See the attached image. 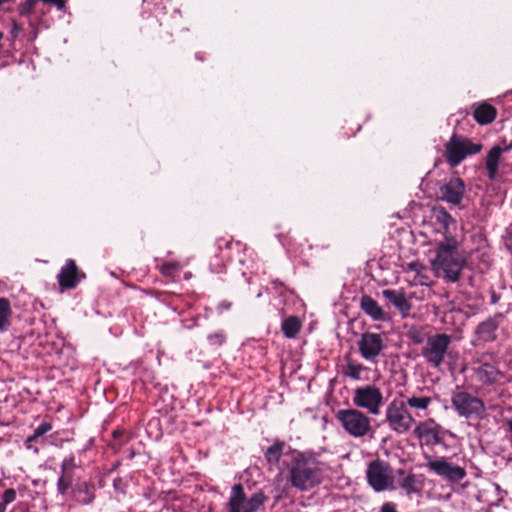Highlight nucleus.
I'll use <instances>...</instances> for the list:
<instances>
[{"mask_svg":"<svg viewBox=\"0 0 512 512\" xmlns=\"http://www.w3.org/2000/svg\"><path fill=\"white\" fill-rule=\"evenodd\" d=\"M12 309L10 301L7 298H0V333L8 330L11 325Z\"/></svg>","mask_w":512,"mask_h":512,"instance_id":"29","label":"nucleus"},{"mask_svg":"<svg viewBox=\"0 0 512 512\" xmlns=\"http://www.w3.org/2000/svg\"><path fill=\"white\" fill-rule=\"evenodd\" d=\"M397 473H398L399 475H404V474H405V472H404L402 469H399V470L397 471Z\"/></svg>","mask_w":512,"mask_h":512,"instance_id":"46","label":"nucleus"},{"mask_svg":"<svg viewBox=\"0 0 512 512\" xmlns=\"http://www.w3.org/2000/svg\"><path fill=\"white\" fill-rule=\"evenodd\" d=\"M16 496H17V494H16L15 489L9 488V489L5 490V492L3 493L2 502H4V504L8 505L16 500Z\"/></svg>","mask_w":512,"mask_h":512,"instance_id":"35","label":"nucleus"},{"mask_svg":"<svg viewBox=\"0 0 512 512\" xmlns=\"http://www.w3.org/2000/svg\"><path fill=\"white\" fill-rule=\"evenodd\" d=\"M440 199L454 206L461 204L465 194V183L460 177H452L439 188Z\"/></svg>","mask_w":512,"mask_h":512,"instance_id":"16","label":"nucleus"},{"mask_svg":"<svg viewBox=\"0 0 512 512\" xmlns=\"http://www.w3.org/2000/svg\"><path fill=\"white\" fill-rule=\"evenodd\" d=\"M367 484L374 492L380 493L395 489L393 468L379 458L370 461L365 471Z\"/></svg>","mask_w":512,"mask_h":512,"instance_id":"4","label":"nucleus"},{"mask_svg":"<svg viewBox=\"0 0 512 512\" xmlns=\"http://www.w3.org/2000/svg\"><path fill=\"white\" fill-rule=\"evenodd\" d=\"M207 340L212 346H221L226 341V335L223 331H218L212 334H209Z\"/></svg>","mask_w":512,"mask_h":512,"instance_id":"34","label":"nucleus"},{"mask_svg":"<svg viewBox=\"0 0 512 512\" xmlns=\"http://www.w3.org/2000/svg\"><path fill=\"white\" fill-rule=\"evenodd\" d=\"M265 500V494L258 491L245 501L243 486L236 484L231 489L228 512H257L263 506Z\"/></svg>","mask_w":512,"mask_h":512,"instance_id":"10","label":"nucleus"},{"mask_svg":"<svg viewBox=\"0 0 512 512\" xmlns=\"http://www.w3.org/2000/svg\"><path fill=\"white\" fill-rule=\"evenodd\" d=\"M85 278L86 274L78 269L73 259H67L57 275V281L62 291L74 289Z\"/></svg>","mask_w":512,"mask_h":512,"instance_id":"15","label":"nucleus"},{"mask_svg":"<svg viewBox=\"0 0 512 512\" xmlns=\"http://www.w3.org/2000/svg\"><path fill=\"white\" fill-rule=\"evenodd\" d=\"M425 458L428 459L426 467L447 481L457 483L463 480L467 475L465 468L453 465L443 457L432 459L430 456L425 455Z\"/></svg>","mask_w":512,"mask_h":512,"instance_id":"11","label":"nucleus"},{"mask_svg":"<svg viewBox=\"0 0 512 512\" xmlns=\"http://www.w3.org/2000/svg\"><path fill=\"white\" fill-rule=\"evenodd\" d=\"M385 422L391 431L403 435L411 430L415 424V419L408 411L403 400L394 399L386 407Z\"/></svg>","mask_w":512,"mask_h":512,"instance_id":"7","label":"nucleus"},{"mask_svg":"<svg viewBox=\"0 0 512 512\" xmlns=\"http://www.w3.org/2000/svg\"><path fill=\"white\" fill-rule=\"evenodd\" d=\"M8 1H9V0H0V5H2V4H4V3H6V2H8Z\"/></svg>","mask_w":512,"mask_h":512,"instance_id":"47","label":"nucleus"},{"mask_svg":"<svg viewBox=\"0 0 512 512\" xmlns=\"http://www.w3.org/2000/svg\"><path fill=\"white\" fill-rule=\"evenodd\" d=\"M361 357L375 363L384 349V338L379 333L365 332L357 341Z\"/></svg>","mask_w":512,"mask_h":512,"instance_id":"13","label":"nucleus"},{"mask_svg":"<svg viewBox=\"0 0 512 512\" xmlns=\"http://www.w3.org/2000/svg\"><path fill=\"white\" fill-rule=\"evenodd\" d=\"M508 431L512 434V418H508L505 420Z\"/></svg>","mask_w":512,"mask_h":512,"instance_id":"42","label":"nucleus"},{"mask_svg":"<svg viewBox=\"0 0 512 512\" xmlns=\"http://www.w3.org/2000/svg\"><path fill=\"white\" fill-rule=\"evenodd\" d=\"M158 269L163 276L171 277L179 269V264L176 262H163Z\"/></svg>","mask_w":512,"mask_h":512,"instance_id":"33","label":"nucleus"},{"mask_svg":"<svg viewBox=\"0 0 512 512\" xmlns=\"http://www.w3.org/2000/svg\"><path fill=\"white\" fill-rule=\"evenodd\" d=\"M361 310L374 321L386 320V314L378 305L377 301L369 295H363L360 298Z\"/></svg>","mask_w":512,"mask_h":512,"instance_id":"21","label":"nucleus"},{"mask_svg":"<svg viewBox=\"0 0 512 512\" xmlns=\"http://www.w3.org/2000/svg\"><path fill=\"white\" fill-rule=\"evenodd\" d=\"M482 150V144L474 143L469 138L454 133L445 144V159L451 167L458 166L467 156Z\"/></svg>","mask_w":512,"mask_h":512,"instance_id":"6","label":"nucleus"},{"mask_svg":"<svg viewBox=\"0 0 512 512\" xmlns=\"http://www.w3.org/2000/svg\"><path fill=\"white\" fill-rule=\"evenodd\" d=\"M302 328L300 319L296 316H289L281 325L284 336L288 339L295 338Z\"/></svg>","mask_w":512,"mask_h":512,"instance_id":"27","label":"nucleus"},{"mask_svg":"<svg viewBox=\"0 0 512 512\" xmlns=\"http://www.w3.org/2000/svg\"><path fill=\"white\" fill-rule=\"evenodd\" d=\"M38 444H41V442H34L32 443V447L27 449L32 450L35 454H38L40 450Z\"/></svg>","mask_w":512,"mask_h":512,"instance_id":"40","label":"nucleus"},{"mask_svg":"<svg viewBox=\"0 0 512 512\" xmlns=\"http://www.w3.org/2000/svg\"><path fill=\"white\" fill-rule=\"evenodd\" d=\"M510 150H512V142L508 146L505 147V151H510Z\"/></svg>","mask_w":512,"mask_h":512,"instance_id":"45","label":"nucleus"},{"mask_svg":"<svg viewBox=\"0 0 512 512\" xmlns=\"http://www.w3.org/2000/svg\"><path fill=\"white\" fill-rule=\"evenodd\" d=\"M399 486L408 495L418 493L420 491V488L417 486L416 476L412 473L407 474L400 479Z\"/></svg>","mask_w":512,"mask_h":512,"instance_id":"32","label":"nucleus"},{"mask_svg":"<svg viewBox=\"0 0 512 512\" xmlns=\"http://www.w3.org/2000/svg\"><path fill=\"white\" fill-rule=\"evenodd\" d=\"M478 366L474 368L477 380L483 385L502 384L505 380V374L494 364L478 361Z\"/></svg>","mask_w":512,"mask_h":512,"instance_id":"18","label":"nucleus"},{"mask_svg":"<svg viewBox=\"0 0 512 512\" xmlns=\"http://www.w3.org/2000/svg\"><path fill=\"white\" fill-rule=\"evenodd\" d=\"M432 212L435 224L444 236L443 240H447L449 236H455L454 232L457 229L456 220L443 207H434Z\"/></svg>","mask_w":512,"mask_h":512,"instance_id":"19","label":"nucleus"},{"mask_svg":"<svg viewBox=\"0 0 512 512\" xmlns=\"http://www.w3.org/2000/svg\"><path fill=\"white\" fill-rule=\"evenodd\" d=\"M72 492L76 500L83 505H89L95 499V485L91 482H77L74 487L72 486Z\"/></svg>","mask_w":512,"mask_h":512,"instance_id":"22","label":"nucleus"},{"mask_svg":"<svg viewBox=\"0 0 512 512\" xmlns=\"http://www.w3.org/2000/svg\"><path fill=\"white\" fill-rule=\"evenodd\" d=\"M322 478L321 463L315 456L303 452L293 455L288 478L292 487L306 492L318 486L322 482Z\"/></svg>","mask_w":512,"mask_h":512,"instance_id":"1","label":"nucleus"},{"mask_svg":"<svg viewBox=\"0 0 512 512\" xmlns=\"http://www.w3.org/2000/svg\"><path fill=\"white\" fill-rule=\"evenodd\" d=\"M81 468L74 454L65 457L61 463V474L57 480V492L66 495L72 489L76 470Z\"/></svg>","mask_w":512,"mask_h":512,"instance_id":"14","label":"nucleus"},{"mask_svg":"<svg viewBox=\"0 0 512 512\" xmlns=\"http://www.w3.org/2000/svg\"><path fill=\"white\" fill-rule=\"evenodd\" d=\"M451 404L460 417L482 419L486 407L482 399L466 392H455L451 397Z\"/></svg>","mask_w":512,"mask_h":512,"instance_id":"8","label":"nucleus"},{"mask_svg":"<svg viewBox=\"0 0 512 512\" xmlns=\"http://www.w3.org/2000/svg\"><path fill=\"white\" fill-rule=\"evenodd\" d=\"M51 430H52L51 423L42 422L39 426H37L34 429L33 434L26 438L25 443H24L25 447L31 448L32 443H34V442H41V444L43 445L44 444L43 435Z\"/></svg>","mask_w":512,"mask_h":512,"instance_id":"30","label":"nucleus"},{"mask_svg":"<svg viewBox=\"0 0 512 512\" xmlns=\"http://www.w3.org/2000/svg\"><path fill=\"white\" fill-rule=\"evenodd\" d=\"M335 418L343 430L353 438H364L372 433L371 419L357 408L340 409Z\"/></svg>","mask_w":512,"mask_h":512,"instance_id":"3","label":"nucleus"},{"mask_svg":"<svg viewBox=\"0 0 512 512\" xmlns=\"http://www.w3.org/2000/svg\"><path fill=\"white\" fill-rule=\"evenodd\" d=\"M433 400L429 396L421 395V394H412L406 397L404 403L406 407H410L415 410L426 411L429 406L432 404Z\"/></svg>","mask_w":512,"mask_h":512,"instance_id":"28","label":"nucleus"},{"mask_svg":"<svg viewBox=\"0 0 512 512\" xmlns=\"http://www.w3.org/2000/svg\"><path fill=\"white\" fill-rule=\"evenodd\" d=\"M367 370L368 368L363 364L355 363L352 360H347L346 365L342 368V375L354 381H359L363 379L362 374Z\"/></svg>","mask_w":512,"mask_h":512,"instance_id":"26","label":"nucleus"},{"mask_svg":"<svg viewBox=\"0 0 512 512\" xmlns=\"http://www.w3.org/2000/svg\"><path fill=\"white\" fill-rule=\"evenodd\" d=\"M503 152H506L505 148L502 149L500 146H494L487 153L485 166L490 180H495L498 175L499 163Z\"/></svg>","mask_w":512,"mask_h":512,"instance_id":"24","label":"nucleus"},{"mask_svg":"<svg viewBox=\"0 0 512 512\" xmlns=\"http://www.w3.org/2000/svg\"><path fill=\"white\" fill-rule=\"evenodd\" d=\"M497 116V110L488 103H479L473 105V117L480 125L492 123Z\"/></svg>","mask_w":512,"mask_h":512,"instance_id":"23","label":"nucleus"},{"mask_svg":"<svg viewBox=\"0 0 512 512\" xmlns=\"http://www.w3.org/2000/svg\"><path fill=\"white\" fill-rule=\"evenodd\" d=\"M380 512H398V511L396 510L395 504H393L391 502H386L382 505Z\"/></svg>","mask_w":512,"mask_h":512,"instance_id":"37","label":"nucleus"},{"mask_svg":"<svg viewBox=\"0 0 512 512\" xmlns=\"http://www.w3.org/2000/svg\"><path fill=\"white\" fill-rule=\"evenodd\" d=\"M22 31V25L19 24L17 21H12V28H11V34L13 38H16L19 33Z\"/></svg>","mask_w":512,"mask_h":512,"instance_id":"36","label":"nucleus"},{"mask_svg":"<svg viewBox=\"0 0 512 512\" xmlns=\"http://www.w3.org/2000/svg\"><path fill=\"white\" fill-rule=\"evenodd\" d=\"M284 448V441L275 440L274 443L266 449L264 457L271 467H277L279 465L283 455Z\"/></svg>","mask_w":512,"mask_h":512,"instance_id":"25","label":"nucleus"},{"mask_svg":"<svg viewBox=\"0 0 512 512\" xmlns=\"http://www.w3.org/2000/svg\"><path fill=\"white\" fill-rule=\"evenodd\" d=\"M6 506L7 504H4V502H0V512H5L6 511Z\"/></svg>","mask_w":512,"mask_h":512,"instance_id":"43","label":"nucleus"},{"mask_svg":"<svg viewBox=\"0 0 512 512\" xmlns=\"http://www.w3.org/2000/svg\"><path fill=\"white\" fill-rule=\"evenodd\" d=\"M271 284L273 285V288L276 290V291H280L281 288H284V284L279 280V279H274L271 281Z\"/></svg>","mask_w":512,"mask_h":512,"instance_id":"39","label":"nucleus"},{"mask_svg":"<svg viewBox=\"0 0 512 512\" xmlns=\"http://www.w3.org/2000/svg\"><path fill=\"white\" fill-rule=\"evenodd\" d=\"M504 320L502 313H495L493 316L488 317L480 322L475 329V337L477 341L488 343L497 339V330Z\"/></svg>","mask_w":512,"mask_h":512,"instance_id":"17","label":"nucleus"},{"mask_svg":"<svg viewBox=\"0 0 512 512\" xmlns=\"http://www.w3.org/2000/svg\"><path fill=\"white\" fill-rule=\"evenodd\" d=\"M499 300V296L493 291L491 295V303L496 304Z\"/></svg>","mask_w":512,"mask_h":512,"instance_id":"41","label":"nucleus"},{"mask_svg":"<svg viewBox=\"0 0 512 512\" xmlns=\"http://www.w3.org/2000/svg\"><path fill=\"white\" fill-rule=\"evenodd\" d=\"M352 401L355 407L376 416L380 414L383 405V394L375 385H364L354 389Z\"/></svg>","mask_w":512,"mask_h":512,"instance_id":"9","label":"nucleus"},{"mask_svg":"<svg viewBox=\"0 0 512 512\" xmlns=\"http://www.w3.org/2000/svg\"><path fill=\"white\" fill-rule=\"evenodd\" d=\"M408 340L414 345L425 344L428 339V334L422 327L411 326L406 334Z\"/></svg>","mask_w":512,"mask_h":512,"instance_id":"31","label":"nucleus"},{"mask_svg":"<svg viewBox=\"0 0 512 512\" xmlns=\"http://www.w3.org/2000/svg\"><path fill=\"white\" fill-rule=\"evenodd\" d=\"M417 265H418L417 263L412 262V263H410V265H409V266H410V269H411V270L416 271V266H417Z\"/></svg>","mask_w":512,"mask_h":512,"instance_id":"44","label":"nucleus"},{"mask_svg":"<svg viewBox=\"0 0 512 512\" xmlns=\"http://www.w3.org/2000/svg\"><path fill=\"white\" fill-rule=\"evenodd\" d=\"M413 433L420 441L421 445L434 448L444 442L443 428L435 423L433 419L424 422H418L414 427Z\"/></svg>","mask_w":512,"mask_h":512,"instance_id":"12","label":"nucleus"},{"mask_svg":"<svg viewBox=\"0 0 512 512\" xmlns=\"http://www.w3.org/2000/svg\"><path fill=\"white\" fill-rule=\"evenodd\" d=\"M459 242L455 236L442 240L437 249L436 257L432 261L437 277L448 282H457L465 267V259L458 253Z\"/></svg>","mask_w":512,"mask_h":512,"instance_id":"2","label":"nucleus"},{"mask_svg":"<svg viewBox=\"0 0 512 512\" xmlns=\"http://www.w3.org/2000/svg\"><path fill=\"white\" fill-rule=\"evenodd\" d=\"M232 307V303L228 300H223L221 301L218 306H217V310L218 312H223L225 310H229L230 308Z\"/></svg>","mask_w":512,"mask_h":512,"instance_id":"38","label":"nucleus"},{"mask_svg":"<svg viewBox=\"0 0 512 512\" xmlns=\"http://www.w3.org/2000/svg\"><path fill=\"white\" fill-rule=\"evenodd\" d=\"M451 343L452 336L446 333L429 335L420 355L429 367L439 369L445 361Z\"/></svg>","mask_w":512,"mask_h":512,"instance_id":"5","label":"nucleus"},{"mask_svg":"<svg viewBox=\"0 0 512 512\" xmlns=\"http://www.w3.org/2000/svg\"><path fill=\"white\" fill-rule=\"evenodd\" d=\"M383 297L388 300L403 316H407L412 304L403 290L386 289L382 291Z\"/></svg>","mask_w":512,"mask_h":512,"instance_id":"20","label":"nucleus"}]
</instances>
